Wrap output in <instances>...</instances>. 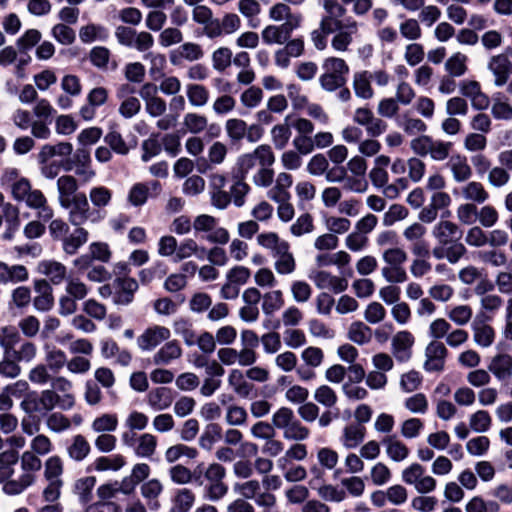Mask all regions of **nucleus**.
I'll return each mask as SVG.
<instances>
[{
  "mask_svg": "<svg viewBox=\"0 0 512 512\" xmlns=\"http://www.w3.org/2000/svg\"><path fill=\"white\" fill-rule=\"evenodd\" d=\"M432 236L438 243L432 249V255L437 260L446 259L450 264H456L467 252L464 244L459 242L462 231L451 221H439L432 229Z\"/></svg>",
  "mask_w": 512,
  "mask_h": 512,
  "instance_id": "obj_1",
  "label": "nucleus"
},
{
  "mask_svg": "<svg viewBox=\"0 0 512 512\" xmlns=\"http://www.w3.org/2000/svg\"><path fill=\"white\" fill-rule=\"evenodd\" d=\"M75 405L74 395L55 394L53 390H42L40 393L30 391L25 394L20 408L30 416H45L54 408L70 410Z\"/></svg>",
  "mask_w": 512,
  "mask_h": 512,
  "instance_id": "obj_2",
  "label": "nucleus"
},
{
  "mask_svg": "<svg viewBox=\"0 0 512 512\" xmlns=\"http://www.w3.org/2000/svg\"><path fill=\"white\" fill-rule=\"evenodd\" d=\"M21 474L14 480L7 481L2 487L3 492L9 496L23 493L37 481V473L42 468L40 457L31 451H24L20 456Z\"/></svg>",
  "mask_w": 512,
  "mask_h": 512,
  "instance_id": "obj_3",
  "label": "nucleus"
},
{
  "mask_svg": "<svg viewBox=\"0 0 512 512\" xmlns=\"http://www.w3.org/2000/svg\"><path fill=\"white\" fill-rule=\"evenodd\" d=\"M323 8L326 15L320 21L319 29L313 30L311 40L317 50H324L327 46V35L336 32L340 26V18L346 14V8L337 0H324Z\"/></svg>",
  "mask_w": 512,
  "mask_h": 512,
  "instance_id": "obj_4",
  "label": "nucleus"
},
{
  "mask_svg": "<svg viewBox=\"0 0 512 512\" xmlns=\"http://www.w3.org/2000/svg\"><path fill=\"white\" fill-rule=\"evenodd\" d=\"M271 421L276 429L283 432V438L290 441H304L310 436L308 427L295 416L289 407H281L274 412Z\"/></svg>",
  "mask_w": 512,
  "mask_h": 512,
  "instance_id": "obj_5",
  "label": "nucleus"
},
{
  "mask_svg": "<svg viewBox=\"0 0 512 512\" xmlns=\"http://www.w3.org/2000/svg\"><path fill=\"white\" fill-rule=\"evenodd\" d=\"M322 68L324 73L320 75L319 83L323 90L327 92H334L345 86L347 82V75L349 73V66L342 58H326L323 61Z\"/></svg>",
  "mask_w": 512,
  "mask_h": 512,
  "instance_id": "obj_6",
  "label": "nucleus"
},
{
  "mask_svg": "<svg viewBox=\"0 0 512 512\" xmlns=\"http://www.w3.org/2000/svg\"><path fill=\"white\" fill-rule=\"evenodd\" d=\"M453 147L451 142L434 140L432 137L422 135L413 139L410 143L412 151L421 157L430 156L434 161H444L449 157Z\"/></svg>",
  "mask_w": 512,
  "mask_h": 512,
  "instance_id": "obj_7",
  "label": "nucleus"
},
{
  "mask_svg": "<svg viewBox=\"0 0 512 512\" xmlns=\"http://www.w3.org/2000/svg\"><path fill=\"white\" fill-rule=\"evenodd\" d=\"M226 469L219 463H212L204 471V479L208 482L204 489V496L210 501L221 500L228 492V486L223 479Z\"/></svg>",
  "mask_w": 512,
  "mask_h": 512,
  "instance_id": "obj_8",
  "label": "nucleus"
},
{
  "mask_svg": "<svg viewBox=\"0 0 512 512\" xmlns=\"http://www.w3.org/2000/svg\"><path fill=\"white\" fill-rule=\"evenodd\" d=\"M69 209L68 220L73 226H82L85 222L98 221L97 213L91 210L86 195L82 192L77 193L68 200V205H61Z\"/></svg>",
  "mask_w": 512,
  "mask_h": 512,
  "instance_id": "obj_9",
  "label": "nucleus"
},
{
  "mask_svg": "<svg viewBox=\"0 0 512 512\" xmlns=\"http://www.w3.org/2000/svg\"><path fill=\"white\" fill-rule=\"evenodd\" d=\"M340 26L331 40V47L337 52H345L353 42V36L358 32V23L352 17L345 21L340 18Z\"/></svg>",
  "mask_w": 512,
  "mask_h": 512,
  "instance_id": "obj_10",
  "label": "nucleus"
},
{
  "mask_svg": "<svg viewBox=\"0 0 512 512\" xmlns=\"http://www.w3.org/2000/svg\"><path fill=\"white\" fill-rule=\"evenodd\" d=\"M171 336L170 330L165 326L154 325L148 327L137 338V345L142 351H151L168 340Z\"/></svg>",
  "mask_w": 512,
  "mask_h": 512,
  "instance_id": "obj_11",
  "label": "nucleus"
},
{
  "mask_svg": "<svg viewBox=\"0 0 512 512\" xmlns=\"http://www.w3.org/2000/svg\"><path fill=\"white\" fill-rule=\"evenodd\" d=\"M160 191L161 184L156 180L135 183L128 192L127 200L134 207L143 206L150 196H157Z\"/></svg>",
  "mask_w": 512,
  "mask_h": 512,
  "instance_id": "obj_12",
  "label": "nucleus"
},
{
  "mask_svg": "<svg viewBox=\"0 0 512 512\" xmlns=\"http://www.w3.org/2000/svg\"><path fill=\"white\" fill-rule=\"evenodd\" d=\"M487 68L494 76L496 87L504 86L512 75V62L506 54H497L490 57Z\"/></svg>",
  "mask_w": 512,
  "mask_h": 512,
  "instance_id": "obj_13",
  "label": "nucleus"
},
{
  "mask_svg": "<svg viewBox=\"0 0 512 512\" xmlns=\"http://www.w3.org/2000/svg\"><path fill=\"white\" fill-rule=\"evenodd\" d=\"M447 348L440 341H431L425 349L424 369L427 372H439L444 369Z\"/></svg>",
  "mask_w": 512,
  "mask_h": 512,
  "instance_id": "obj_14",
  "label": "nucleus"
},
{
  "mask_svg": "<svg viewBox=\"0 0 512 512\" xmlns=\"http://www.w3.org/2000/svg\"><path fill=\"white\" fill-rule=\"evenodd\" d=\"M487 369L500 382H508L512 378V356L508 353L494 355Z\"/></svg>",
  "mask_w": 512,
  "mask_h": 512,
  "instance_id": "obj_15",
  "label": "nucleus"
},
{
  "mask_svg": "<svg viewBox=\"0 0 512 512\" xmlns=\"http://www.w3.org/2000/svg\"><path fill=\"white\" fill-rule=\"evenodd\" d=\"M114 287L116 289L114 303L117 305H128L134 299V293L138 289V283L133 278L118 277L114 280Z\"/></svg>",
  "mask_w": 512,
  "mask_h": 512,
  "instance_id": "obj_16",
  "label": "nucleus"
},
{
  "mask_svg": "<svg viewBox=\"0 0 512 512\" xmlns=\"http://www.w3.org/2000/svg\"><path fill=\"white\" fill-rule=\"evenodd\" d=\"M23 201L29 208L37 210L39 219L49 221L53 218L54 211L48 205L47 198L41 190L31 189Z\"/></svg>",
  "mask_w": 512,
  "mask_h": 512,
  "instance_id": "obj_17",
  "label": "nucleus"
},
{
  "mask_svg": "<svg viewBox=\"0 0 512 512\" xmlns=\"http://www.w3.org/2000/svg\"><path fill=\"white\" fill-rule=\"evenodd\" d=\"M34 289L38 295L33 299L34 308L40 312H47L54 306L53 290L45 279L35 280Z\"/></svg>",
  "mask_w": 512,
  "mask_h": 512,
  "instance_id": "obj_18",
  "label": "nucleus"
},
{
  "mask_svg": "<svg viewBox=\"0 0 512 512\" xmlns=\"http://www.w3.org/2000/svg\"><path fill=\"white\" fill-rule=\"evenodd\" d=\"M293 184L292 176L287 172H281L277 175L275 179L274 186L268 190L267 197L277 202H285L286 200H290L291 194L289 192L290 187Z\"/></svg>",
  "mask_w": 512,
  "mask_h": 512,
  "instance_id": "obj_19",
  "label": "nucleus"
},
{
  "mask_svg": "<svg viewBox=\"0 0 512 512\" xmlns=\"http://www.w3.org/2000/svg\"><path fill=\"white\" fill-rule=\"evenodd\" d=\"M414 337L409 331H400L392 338V350L396 359L405 362L411 357Z\"/></svg>",
  "mask_w": 512,
  "mask_h": 512,
  "instance_id": "obj_20",
  "label": "nucleus"
},
{
  "mask_svg": "<svg viewBox=\"0 0 512 512\" xmlns=\"http://www.w3.org/2000/svg\"><path fill=\"white\" fill-rule=\"evenodd\" d=\"M241 27V20L235 13H227L223 18L216 19L213 27H211V34L209 39H215L223 35H230L238 31Z\"/></svg>",
  "mask_w": 512,
  "mask_h": 512,
  "instance_id": "obj_21",
  "label": "nucleus"
},
{
  "mask_svg": "<svg viewBox=\"0 0 512 512\" xmlns=\"http://www.w3.org/2000/svg\"><path fill=\"white\" fill-rule=\"evenodd\" d=\"M289 243L280 245V248L272 253L275 258L274 268L278 274H291L296 269V262L293 254L289 251Z\"/></svg>",
  "mask_w": 512,
  "mask_h": 512,
  "instance_id": "obj_22",
  "label": "nucleus"
},
{
  "mask_svg": "<svg viewBox=\"0 0 512 512\" xmlns=\"http://www.w3.org/2000/svg\"><path fill=\"white\" fill-rule=\"evenodd\" d=\"M313 281L317 288L330 289L336 294L344 292L348 288V281L345 278L332 275L327 271H318L314 275Z\"/></svg>",
  "mask_w": 512,
  "mask_h": 512,
  "instance_id": "obj_23",
  "label": "nucleus"
},
{
  "mask_svg": "<svg viewBox=\"0 0 512 512\" xmlns=\"http://www.w3.org/2000/svg\"><path fill=\"white\" fill-rule=\"evenodd\" d=\"M172 390L167 387H157L150 390L146 396L147 404L154 411L168 409L173 403Z\"/></svg>",
  "mask_w": 512,
  "mask_h": 512,
  "instance_id": "obj_24",
  "label": "nucleus"
},
{
  "mask_svg": "<svg viewBox=\"0 0 512 512\" xmlns=\"http://www.w3.org/2000/svg\"><path fill=\"white\" fill-rule=\"evenodd\" d=\"M76 228L61 241L62 249L67 255H75L78 250L88 242L89 233L81 227Z\"/></svg>",
  "mask_w": 512,
  "mask_h": 512,
  "instance_id": "obj_25",
  "label": "nucleus"
},
{
  "mask_svg": "<svg viewBox=\"0 0 512 512\" xmlns=\"http://www.w3.org/2000/svg\"><path fill=\"white\" fill-rule=\"evenodd\" d=\"M38 271L45 275L49 281L54 285L61 284L66 279V267L54 260H43L38 264Z\"/></svg>",
  "mask_w": 512,
  "mask_h": 512,
  "instance_id": "obj_26",
  "label": "nucleus"
},
{
  "mask_svg": "<svg viewBox=\"0 0 512 512\" xmlns=\"http://www.w3.org/2000/svg\"><path fill=\"white\" fill-rule=\"evenodd\" d=\"M90 451L91 446L89 442L81 434L74 435L66 447L67 456L75 462L83 461L89 455Z\"/></svg>",
  "mask_w": 512,
  "mask_h": 512,
  "instance_id": "obj_27",
  "label": "nucleus"
},
{
  "mask_svg": "<svg viewBox=\"0 0 512 512\" xmlns=\"http://www.w3.org/2000/svg\"><path fill=\"white\" fill-rule=\"evenodd\" d=\"M182 355V348L178 341L171 340L166 342L154 355L152 362L155 365H167L171 361L180 358Z\"/></svg>",
  "mask_w": 512,
  "mask_h": 512,
  "instance_id": "obj_28",
  "label": "nucleus"
},
{
  "mask_svg": "<svg viewBox=\"0 0 512 512\" xmlns=\"http://www.w3.org/2000/svg\"><path fill=\"white\" fill-rule=\"evenodd\" d=\"M73 152V146L70 142H59L57 144H45L40 149L37 160L38 162H47L53 157H69Z\"/></svg>",
  "mask_w": 512,
  "mask_h": 512,
  "instance_id": "obj_29",
  "label": "nucleus"
},
{
  "mask_svg": "<svg viewBox=\"0 0 512 512\" xmlns=\"http://www.w3.org/2000/svg\"><path fill=\"white\" fill-rule=\"evenodd\" d=\"M387 456L394 462L404 461L409 455V449L397 436L389 435L382 439Z\"/></svg>",
  "mask_w": 512,
  "mask_h": 512,
  "instance_id": "obj_30",
  "label": "nucleus"
},
{
  "mask_svg": "<svg viewBox=\"0 0 512 512\" xmlns=\"http://www.w3.org/2000/svg\"><path fill=\"white\" fill-rule=\"evenodd\" d=\"M447 165L456 182H465L472 176V169L468 164L467 158L463 155L456 154L451 156Z\"/></svg>",
  "mask_w": 512,
  "mask_h": 512,
  "instance_id": "obj_31",
  "label": "nucleus"
},
{
  "mask_svg": "<svg viewBox=\"0 0 512 512\" xmlns=\"http://www.w3.org/2000/svg\"><path fill=\"white\" fill-rule=\"evenodd\" d=\"M366 429L359 424H349L344 427L340 441L346 449L356 448L365 438Z\"/></svg>",
  "mask_w": 512,
  "mask_h": 512,
  "instance_id": "obj_32",
  "label": "nucleus"
},
{
  "mask_svg": "<svg viewBox=\"0 0 512 512\" xmlns=\"http://www.w3.org/2000/svg\"><path fill=\"white\" fill-rule=\"evenodd\" d=\"M45 362L50 371L58 373L67 365L66 353L55 346L45 345Z\"/></svg>",
  "mask_w": 512,
  "mask_h": 512,
  "instance_id": "obj_33",
  "label": "nucleus"
},
{
  "mask_svg": "<svg viewBox=\"0 0 512 512\" xmlns=\"http://www.w3.org/2000/svg\"><path fill=\"white\" fill-rule=\"evenodd\" d=\"M77 180L70 175H63L57 179L58 201L60 205H68V200L77 194Z\"/></svg>",
  "mask_w": 512,
  "mask_h": 512,
  "instance_id": "obj_34",
  "label": "nucleus"
},
{
  "mask_svg": "<svg viewBox=\"0 0 512 512\" xmlns=\"http://www.w3.org/2000/svg\"><path fill=\"white\" fill-rule=\"evenodd\" d=\"M79 38L83 43L104 42L109 38V30L103 25L91 23L81 27Z\"/></svg>",
  "mask_w": 512,
  "mask_h": 512,
  "instance_id": "obj_35",
  "label": "nucleus"
},
{
  "mask_svg": "<svg viewBox=\"0 0 512 512\" xmlns=\"http://www.w3.org/2000/svg\"><path fill=\"white\" fill-rule=\"evenodd\" d=\"M467 62V55L455 52L445 61L444 68L449 76L459 78L468 71Z\"/></svg>",
  "mask_w": 512,
  "mask_h": 512,
  "instance_id": "obj_36",
  "label": "nucleus"
},
{
  "mask_svg": "<svg viewBox=\"0 0 512 512\" xmlns=\"http://www.w3.org/2000/svg\"><path fill=\"white\" fill-rule=\"evenodd\" d=\"M192 19L194 22L203 26V34L209 38L211 27L217 18H214L212 10L206 5H195L192 11Z\"/></svg>",
  "mask_w": 512,
  "mask_h": 512,
  "instance_id": "obj_37",
  "label": "nucleus"
},
{
  "mask_svg": "<svg viewBox=\"0 0 512 512\" xmlns=\"http://www.w3.org/2000/svg\"><path fill=\"white\" fill-rule=\"evenodd\" d=\"M473 338L477 345L489 347L492 345L495 337L493 328L490 325L478 321L476 318L472 323Z\"/></svg>",
  "mask_w": 512,
  "mask_h": 512,
  "instance_id": "obj_38",
  "label": "nucleus"
},
{
  "mask_svg": "<svg viewBox=\"0 0 512 512\" xmlns=\"http://www.w3.org/2000/svg\"><path fill=\"white\" fill-rule=\"evenodd\" d=\"M43 478L44 480L64 481V461L58 455H52L44 461Z\"/></svg>",
  "mask_w": 512,
  "mask_h": 512,
  "instance_id": "obj_39",
  "label": "nucleus"
},
{
  "mask_svg": "<svg viewBox=\"0 0 512 512\" xmlns=\"http://www.w3.org/2000/svg\"><path fill=\"white\" fill-rule=\"evenodd\" d=\"M370 81V72L368 71L356 72L354 74L353 88L357 97L362 99H370L373 97L374 92Z\"/></svg>",
  "mask_w": 512,
  "mask_h": 512,
  "instance_id": "obj_40",
  "label": "nucleus"
},
{
  "mask_svg": "<svg viewBox=\"0 0 512 512\" xmlns=\"http://www.w3.org/2000/svg\"><path fill=\"white\" fill-rule=\"evenodd\" d=\"M228 148L226 144L216 141L209 147L207 157L208 161H204L205 168H202V164L199 163V171L205 172L210 168V165H220L224 162L227 156Z\"/></svg>",
  "mask_w": 512,
  "mask_h": 512,
  "instance_id": "obj_41",
  "label": "nucleus"
},
{
  "mask_svg": "<svg viewBox=\"0 0 512 512\" xmlns=\"http://www.w3.org/2000/svg\"><path fill=\"white\" fill-rule=\"evenodd\" d=\"M289 119L290 116H286L284 123L275 125L271 129L272 142L274 147L278 150L284 149L287 146L289 139L291 137L292 132L290 125L288 123Z\"/></svg>",
  "mask_w": 512,
  "mask_h": 512,
  "instance_id": "obj_42",
  "label": "nucleus"
},
{
  "mask_svg": "<svg viewBox=\"0 0 512 512\" xmlns=\"http://www.w3.org/2000/svg\"><path fill=\"white\" fill-rule=\"evenodd\" d=\"M118 417L116 414L104 413L96 417L91 424V429L97 434L112 433L117 429Z\"/></svg>",
  "mask_w": 512,
  "mask_h": 512,
  "instance_id": "obj_43",
  "label": "nucleus"
},
{
  "mask_svg": "<svg viewBox=\"0 0 512 512\" xmlns=\"http://www.w3.org/2000/svg\"><path fill=\"white\" fill-rule=\"evenodd\" d=\"M250 192V186L245 182V178L238 175L233 176V184L230 187V196L236 207H242L245 204V197Z\"/></svg>",
  "mask_w": 512,
  "mask_h": 512,
  "instance_id": "obj_44",
  "label": "nucleus"
},
{
  "mask_svg": "<svg viewBox=\"0 0 512 512\" xmlns=\"http://www.w3.org/2000/svg\"><path fill=\"white\" fill-rule=\"evenodd\" d=\"M247 123L239 118H230L225 122V132L232 143L243 140L247 134Z\"/></svg>",
  "mask_w": 512,
  "mask_h": 512,
  "instance_id": "obj_45",
  "label": "nucleus"
},
{
  "mask_svg": "<svg viewBox=\"0 0 512 512\" xmlns=\"http://www.w3.org/2000/svg\"><path fill=\"white\" fill-rule=\"evenodd\" d=\"M222 438V428L217 423L206 425L203 433L199 438V446L207 451L213 448V445Z\"/></svg>",
  "mask_w": 512,
  "mask_h": 512,
  "instance_id": "obj_46",
  "label": "nucleus"
},
{
  "mask_svg": "<svg viewBox=\"0 0 512 512\" xmlns=\"http://www.w3.org/2000/svg\"><path fill=\"white\" fill-rule=\"evenodd\" d=\"M3 213L7 224V228L3 233V239L11 240L20 225L18 209L12 204L7 203L3 207Z\"/></svg>",
  "mask_w": 512,
  "mask_h": 512,
  "instance_id": "obj_47",
  "label": "nucleus"
},
{
  "mask_svg": "<svg viewBox=\"0 0 512 512\" xmlns=\"http://www.w3.org/2000/svg\"><path fill=\"white\" fill-rule=\"evenodd\" d=\"M125 464V458L120 454H116L111 457L100 456L94 460L92 465L94 470L103 472L107 470L118 471L125 466Z\"/></svg>",
  "mask_w": 512,
  "mask_h": 512,
  "instance_id": "obj_48",
  "label": "nucleus"
},
{
  "mask_svg": "<svg viewBox=\"0 0 512 512\" xmlns=\"http://www.w3.org/2000/svg\"><path fill=\"white\" fill-rule=\"evenodd\" d=\"M284 306V297L281 290H273L262 296V311L265 315H272Z\"/></svg>",
  "mask_w": 512,
  "mask_h": 512,
  "instance_id": "obj_49",
  "label": "nucleus"
},
{
  "mask_svg": "<svg viewBox=\"0 0 512 512\" xmlns=\"http://www.w3.org/2000/svg\"><path fill=\"white\" fill-rule=\"evenodd\" d=\"M348 338L358 345H363L371 340L372 330L365 323L356 321L349 327Z\"/></svg>",
  "mask_w": 512,
  "mask_h": 512,
  "instance_id": "obj_50",
  "label": "nucleus"
},
{
  "mask_svg": "<svg viewBox=\"0 0 512 512\" xmlns=\"http://www.w3.org/2000/svg\"><path fill=\"white\" fill-rule=\"evenodd\" d=\"M228 383L236 394L240 397H248L253 389V385L244 379L240 370L234 369L228 376Z\"/></svg>",
  "mask_w": 512,
  "mask_h": 512,
  "instance_id": "obj_51",
  "label": "nucleus"
},
{
  "mask_svg": "<svg viewBox=\"0 0 512 512\" xmlns=\"http://www.w3.org/2000/svg\"><path fill=\"white\" fill-rule=\"evenodd\" d=\"M189 103L193 107H203L208 103L209 91L200 84H189L186 87Z\"/></svg>",
  "mask_w": 512,
  "mask_h": 512,
  "instance_id": "obj_52",
  "label": "nucleus"
},
{
  "mask_svg": "<svg viewBox=\"0 0 512 512\" xmlns=\"http://www.w3.org/2000/svg\"><path fill=\"white\" fill-rule=\"evenodd\" d=\"M462 196L469 201L484 203L489 194L480 182L471 181L462 188Z\"/></svg>",
  "mask_w": 512,
  "mask_h": 512,
  "instance_id": "obj_53",
  "label": "nucleus"
},
{
  "mask_svg": "<svg viewBox=\"0 0 512 512\" xmlns=\"http://www.w3.org/2000/svg\"><path fill=\"white\" fill-rule=\"evenodd\" d=\"M95 477L88 476L80 478L75 483V493L79 501L86 505L92 500V490L95 486Z\"/></svg>",
  "mask_w": 512,
  "mask_h": 512,
  "instance_id": "obj_54",
  "label": "nucleus"
},
{
  "mask_svg": "<svg viewBox=\"0 0 512 512\" xmlns=\"http://www.w3.org/2000/svg\"><path fill=\"white\" fill-rule=\"evenodd\" d=\"M156 447L157 438L150 433H144L138 438L135 453L139 457L150 458L155 453Z\"/></svg>",
  "mask_w": 512,
  "mask_h": 512,
  "instance_id": "obj_55",
  "label": "nucleus"
},
{
  "mask_svg": "<svg viewBox=\"0 0 512 512\" xmlns=\"http://www.w3.org/2000/svg\"><path fill=\"white\" fill-rule=\"evenodd\" d=\"M20 341V335L13 327H3L0 332V347L7 356L13 352Z\"/></svg>",
  "mask_w": 512,
  "mask_h": 512,
  "instance_id": "obj_56",
  "label": "nucleus"
},
{
  "mask_svg": "<svg viewBox=\"0 0 512 512\" xmlns=\"http://www.w3.org/2000/svg\"><path fill=\"white\" fill-rule=\"evenodd\" d=\"M232 51L228 47H219L212 53V67L218 72L225 71L232 63Z\"/></svg>",
  "mask_w": 512,
  "mask_h": 512,
  "instance_id": "obj_57",
  "label": "nucleus"
},
{
  "mask_svg": "<svg viewBox=\"0 0 512 512\" xmlns=\"http://www.w3.org/2000/svg\"><path fill=\"white\" fill-rule=\"evenodd\" d=\"M238 11L244 18L250 21L251 27H257L258 24L253 22L261 13V5L257 0H239Z\"/></svg>",
  "mask_w": 512,
  "mask_h": 512,
  "instance_id": "obj_58",
  "label": "nucleus"
},
{
  "mask_svg": "<svg viewBox=\"0 0 512 512\" xmlns=\"http://www.w3.org/2000/svg\"><path fill=\"white\" fill-rule=\"evenodd\" d=\"M183 125L190 133L199 134L206 129L208 119L204 115L190 112L184 116Z\"/></svg>",
  "mask_w": 512,
  "mask_h": 512,
  "instance_id": "obj_59",
  "label": "nucleus"
},
{
  "mask_svg": "<svg viewBox=\"0 0 512 512\" xmlns=\"http://www.w3.org/2000/svg\"><path fill=\"white\" fill-rule=\"evenodd\" d=\"M234 490L243 499L255 500L261 490V482L256 479H251L242 483H236Z\"/></svg>",
  "mask_w": 512,
  "mask_h": 512,
  "instance_id": "obj_60",
  "label": "nucleus"
},
{
  "mask_svg": "<svg viewBox=\"0 0 512 512\" xmlns=\"http://www.w3.org/2000/svg\"><path fill=\"white\" fill-rule=\"evenodd\" d=\"M175 334L181 336L188 346L196 343V334L193 330L192 323L185 319L176 320L173 324Z\"/></svg>",
  "mask_w": 512,
  "mask_h": 512,
  "instance_id": "obj_61",
  "label": "nucleus"
},
{
  "mask_svg": "<svg viewBox=\"0 0 512 512\" xmlns=\"http://www.w3.org/2000/svg\"><path fill=\"white\" fill-rule=\"evenodd\" d=\"M46 485L42 490L41 497L46 503H53L59 501L64 487V481L45 480Z\"/></svg>",
  "mask_w": 512,
  "mask_h": 512,
  "instance_id": "obj_62",
  "label": "nucleus"
},
{
  "mask_svg": "<svg viewBox=\"0 0 512 512\" xmlns=\"http://www.w3.org/2000/svg\"><path fill=\"white\" fill-rule=\"evenodd\" d=\"M46 426L54 433H61L71 427V420L60 412H53L47 416Z\"/></svg>",
  "mask_w": 512,
  "mask_h": 512,
  "instance_id": "obj_63",
  "label": "nucleus"
},
{
  "mask_svg": "<svg viewBox=\"0 0 512 512\" xmlns=\"http://www.w3.org/2000/svg\"><path fill=\"white\" fill-rule=\"evenodd\" d=\"M195 500L193 492L189 489H181L175 496L173 512H188Z\"/></svg>",
  "mask_w": 512,
  "mask_h": 512,
  "instance_id": "obj_64",
  "label": "nucleus"
}]
</instances>
